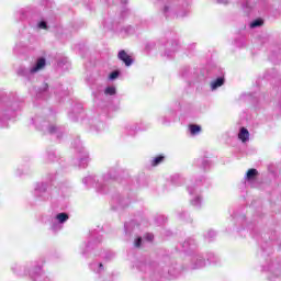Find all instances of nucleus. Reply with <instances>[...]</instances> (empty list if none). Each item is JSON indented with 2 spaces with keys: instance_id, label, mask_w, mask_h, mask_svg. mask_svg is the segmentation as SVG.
Returning a JSON list of instances; mask_svg holds the SVG:
<instances>
[{
  "instance_id": "nucleus-12",
  "label": "nucleus",
  "mask_w": 281,
  "mask_h": 281,
  "mask_svg": "<svg viewBox=\"0 0 281 281\" xmlns=\"http://www.w3.org/2000/svg\"><path fill=\"white\" fill-rule=\"evenodd\" d=\"M38 27H40L41 30H47V23L44 22V21H42V22H40Z\"/></svg>"
},
{
  "instance_id": "nucleus-1",
  "label": "nucleus",
  "mask_w": 281,
  "mask_h": 281,
  "mask_svg": "<svg viewBox=\"0 0 281 281\" xmlns=\"http://www.w3.org/2000/svg\"><path fill=\"white\" fill-rule=\"evenodd\" d=\"M47 66V60L43 57L37 58L29 68L20 67L18 69V76H22V78H26L27 80H31L33 76H36V74H40V71H43L45 67Z\"/></svg>"
},
{
  "instance_id": "nucleus-3",
  "label": "nucleus",
  "mask_w": 281,
  "mask_h": 281,
  "mask_svg": "<svg viewBox=\"0 0 281 281\" xmlns=\"http://www.w3.org/2000/svg\"><path fill=\"white\" fill-rule=\"evenodd\" d=\"M117 58L119 60H122L126 67H131L133 65V58H131L125 50L119 52Z\"/></svg>"
},
{
  "instance_id": "nucleus-9",
  "label": "nucleus",
  "mask_w": 281,
  "mask_h": 281,
  "mask_svg": "<svg viewBox=\"0 0 281 281\" xmlns=\"http://www.w3.org/2000/svg\"><path fill=\"white\" fill-rule=\"evenodd\" d=\"M104 93H105L106 95H115V93H116L115 87H108V88L105 89Z\"/></svg>"
},
{
  "instance_id": "nucleus-2",
  "label": "nucleus",
  "mask_w": 281,
  "mask_h": 281,
  "mask_svg": "<svg viewBox=\"0 0 281 281\" xmlns=\"http://www.w3.org/2000/svg\"><path fill=\"white\" fill-rule=\"evenodd\" d=\"M67 221H69V215L67 213H59L55 216V222L53 223L52 225V229H61L63 226V223H67ZM56 223H59V224H56Z\"/></svg>"
},
{
  "instance_id": "nucleus-15",
  "label": "nucleus",
  "mask_w": 281,
  "mask_h": 281,
  "mask_svg": "<svg viewBox=\"0 0 281 281\" xmlns=\"http://www.w3.org/2000/svg\"><path fill=\"white\" fill-rule=\"evenodd\" d=\"M216 3H221L222 5H227L229 3V0H215Z\"/></svg>"
},
{
  "instance_id": "nucleus-14",
  "label": "nucleus",
  "mask_w": 281,
  "mask_h": 281,
  "mask_svg": "<svg viewBox=\"0 0 281 281\" xmlns=\"http://www.w3.org/2000/svg\"><path fill=\"white\" fill-rule=\"evenodd\" d=\"M135 247H142V237H138L135 241H134Z\"/></svg>"
},
{
  "instance_id": "nucleus-4",
  "label": "nucleus",
  "mask_w": 281,
  "mask_h": 281,
  "mask_svg": "<svg viewBox=\"0 0 281 281\" xmlns=\"http://www.w3.org/2000/svg\"><path fill=\"white\" fill-rule=\"evenodd\" d=\"M238 139H240L243 144H247V142L249 140V130H247V127H240L238 133Z\"/></svg>"
},
{
  "instance_id": "nucleus-11",
  "label": "nucleus",
  "mask_w": 281,
  "mask_h": 281,
  "mask_svg": "<svg viewBox=\"0 0 281 281\" xmlns=\"http://www.w3.org/2000/svg\"><path fill=\"white\" fill-rule=\"evenodd\" d=\"M192 205H195V206L201 205V198L200 196L195 198V200L192 201Z\"/></svg>"
},
{
  "instance_id": "nucleus-18",
  "label": "nucleus",
  "mask_w": 281,
  "mask_h": 281,
  "mask_svg": "<svg viewBox=\"0 0 281 281\" xmlns=\"http://www.w3.org/2000/svg\"><path fill=\"white\" fill-rule=\"evenodd\" d=\"M86 166H87V162H81L80 165L81 168H86Z\"/></svg>"
},
{
  "instance_id": "nucleus-7",
  "label": "nucleus",
  "mask_w": 281,
  "mask_h": 281,
  "mask_svg": "<svg viewBox=\"0 0 281 281\" xmlns=\"http://www.w3.org/2000/svg\"><path fill=\"white\" fill-rule=\"evenodd\" d=\"M189 131L191 135H199V133H201V125L191 124L189 125Z\"/></svg>"
},
{
  "instance_id": "nucleus-10",
  "label": "nucleus",
  "mask_w": 281,
  "mask_h": 281,
  "mask_svg": "<svg viewBox=\"0 0 281 281\" xmlns=\"http://www.w3.org/2000/svg\"><path fill=\"white\" fill-rule=\"evenodd\" d=\"M161 161H164V156H158L153 159L151 166H159V164H161Z\"/></svg>"
},
{
  "instance_id": "nucleus-16",
  "label": "nucleus",
  "mask_w": 281,
  "mask_h": 281,
  "mask_svg": "<svg viewBox=\"0 0 281 281\" xmlns=\"http://www.w3.org/2000/svg\"><path fill=\"white\" fill-rule=\"evenodd\" d=\"M145 238H146V240H153L154 236H153V234H147L145 236Z\"/></svg>"
},
{
  "instance_id": "nucleus-17",
  "label": "nucleus",
  "mask_w": 281,
  "mask_h": 281,
  "mask_svg": "<svg viewBox=\"0 0 281 281\" xmlns=\"http://www.w3.org/2000/svg\"><path fill=\"white\" fill-rule=\"evenodd\" d=\"M48 131H49V133H56V126H50V127L48 128Z\"/></svg>"
},
{
  "instance_id": "nucleus-6",
  "label": "nucleus",
  "mask_w": 281,
  "mask_h": 281,
  "mask_svg": "<svg viewBox=\"0 0 281 281\" xmlns=\"http://www.w3.org/2000/svg\"><path fill=\"white\" fill-rule=\"evenodd\" d=\"M258 177V170L256 169H249L246 173L247 181H254Z\"/></svg>"
},
{
  "instance_id": "nucleus-13",
  "label": "nucleus",
  "mask_w": 281,
  "mask_h": 281,
  "mask_svg": "<svg viewBox=\"0 0 281 281\" xmlns=\"http://www.w3.org/2000/svg\"><path fill=\"white\" fill-rule=\"evenodd\" d=\"M117 76H120V72L113 71V72L110 75V80H115V78H117Z\"/></svg>"
},
{
  "instance_id": "nucleus-5",
  "label": "nucleus",
  "mask_w": 281,
  "mask_h": 281,
  "mask_svg": "<svg viewBox=\"0 0 281 281\" xmlns=\"http://www.w3.org/2000/svg\"><path fill=\"white\" fill-rule=\"evenodd\" d=\"M223 85H225V79L220 77L211 82V89L212 91H216V89H218V87H223Z\"/></svg>"
},
{
  "instance_id": "nucleus-8",
  "label": "nucleus",
  "mask_w": 281,
  "mask_h": 281,
  "mask_svg": "<svg viewBox=\"0 0 281 281\" xmlns=\"http://www.w3.org/2000/svg\"><path fill=\"white\" fill-rule=\"evenodd\" d=\"M265 24V21H262L261 19H257V20H254L251 23H250V27H262V25Z\"/></svg>"
}]
</instances>
